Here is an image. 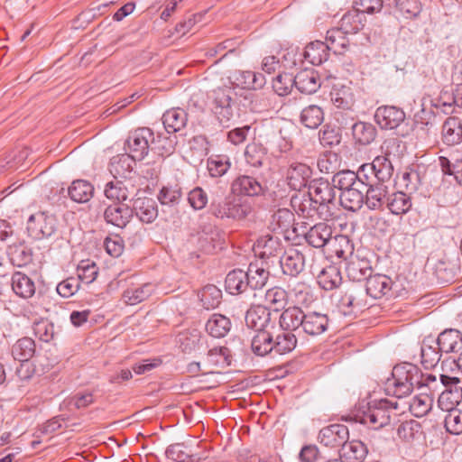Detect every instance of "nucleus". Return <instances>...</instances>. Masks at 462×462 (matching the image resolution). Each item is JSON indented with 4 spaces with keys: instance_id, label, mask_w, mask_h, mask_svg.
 Instances as JSON below:
<instances>
[{
    "instance_id": "nucleus-2",
    "label": "nucleus",
    "mask_w": 462,
    "mask_h": 462,
    "mask_svg": "<svg viewBox=\"0 0 462 462\" xmlns=\"http://www.w3.org/2000/svg\"><path fill=\"white\" fill-rule=\"evenodd\" d=\"M286 291L280 288L270 289L266 291L265 298L269 302V309L271 312L278 313L282 311L279 318H314L321 317L328 318L326 314H321L318 310L319 303L312 300L309 304H303V306H288L286 301Z\"/></svg>"
},
{
    "instance_id": "nucleus-58",
    "label": "nucleus",
    "mask_w": 462,
    "mask_h": 462,
    "mask_svg": "<svg viewBox=\"0 0 462 462\" xmlns=\"http://www.w3.org/2000/svg\"><path fill=\"white\" fill-rule=\"evenodd\" d=\"M230 319H207L205 324L208 333L214 337H223L230 330Z\"/></svg>"
},
{
    "instance_id": "nucleus-18",
    "label": "nucleus",
    "mask_w": 462,
    "mask_h": 462,
    "mask_svg": "<svg viewBox=\"0 0 462 462\" xmlns=\"http://www.w3.org/2000/svg\"><path fill=\"white\" fill-rule=\"evenodd\" d=\"M132 217L134 214L143 223H152L158 216L156 202L152 198H136L133 200Z\"/></svg>"
},
{
    "instance_id": "nucleus-1",
    "label": "nucleus",
    "mask_w": 462,
    "mask_h": 462,
    "mask_svg": "<svg viewBox=\"0 0 462 462\" xmlns=\"http://www.w3.org/2000/svg\"><path fill=\"white\" fill-rule=\"evenodd\" d=\"M246 326L254 328L256 334L252 339V350L264 356L274 351L284 355L292 351L297 344L294 334L284 328L286 319H245Z\"/></svg>"
},
{
    "instance_id": "nucleus-64",
    "label": "nucleus",
    "mask_w": 462,
    "mask_h": 462,
    "mask_svg": "<svg viewBox=\"0 0 462 462\" xmlns=\"http://www.w3.org/2000/svg\"><path fill=\"white\" fill-rule=\"evenodd\" d=\"M432 399L425 394L412 398L410 408L416 417L426 415L431 409Z\"/></svg>"
},
{
    "instance_id": "nucleus-15",
    "label": "nucleus",
    "mask_w": 462,
    "mask_h": 462,
    "mask_svg": "<svg viewBox=\"0 0 462 462\" xmlns=\"http://www.w3.org/2000/svg\"><path fill=\"white\" fill-rule=\"evenodd\" d=\"M103 217L106 224L123 229L132 219V210L127 204H111L105 208Z\"/></svg>"
},
{
    "instance_id": "nucleus-4",
    "label": "nucleus",
    "mask_w": 462,
    "mask_h": 462,
    "mask_svg": "<svg viewBox=\"0 0 462 462\" xmlns=\"http://www.w3.org/2000/svg\"><path fill=\"white\" fill-rule=\"evenodd\" d=\"M252 211L247 199L236 195H229L223 200L213 199L209 205V212L217 218L242 220Z\"/></svg>"
},
{
    "instance_id": "nucleus-38",
    "label": "nucleus",
    "mask_w": 462,
    "mask_h": 462,
    "mask_svg": "<svg viewBox=\"0 0 462 462\" xmlns=\"http://www.w3.org/2000/svg\"><path fill=\"white\" fill-rule=\"evenodd\" d=\"M68 194L73 201L85 203L93 197L94 187L87 180H76L69 187Z\"/></svg>"
},
{
    "instance_id": "nucleus-28",
    "label": "nucleus",
    "mask_w": 462,
    "mask_h": 462,
    "mask_svg": "<svg viewBox=\"0 0 462 462\" xmlns=\"http://www.w3.org/2000/svg\"><path fill=\"white\" fill-rule=\"evenodd\" d=\"M187 121V114L180 108L168 110L162 116V124L167 134L180 131L185 127Z\"/></svg>"
},
{
    "instance_id": "nucleus-17",
    "label": "nucleus",
    "mask_w": 462,
    "mask_h": 462,
    "mask_svg": "<svg viewBox=\"0 0 462 462\" xmlns=\"http://www.w3.org/2000/svg\"><path fill=\"white\" fill-rule=\"evenodd\" d=\"M279 263L284 274L296 277L304 270L305 257L299 250L290 248L283 253Z\"/></svg>"
},
{
    "instance_id": "nucleus-19",
    "label": "nucleus",
    "mask_w": 462,
    "mask_h": 462,
    "mask_svg": "<svg viewBox=\"0 0 462 462\" xmlns=\"http://www.w3.org/2000/svg\"><path fill=\"white\" fill-rule=\"evenodd\" d=\"M294 86L302 94L310 95L317 92L320 86V78L312 69L300 70L294 76Z\"/></svg>"
},
{
    "instance_id": "nucleus-47",
    "label": "nucleus",
    "mask_w": 462,
    "mask_h": 462,
    "mask_svg": "<svg viewBox=\"0 0 462 462\" xmlns=\"http://www.w3.org/2000/svg\"><path fill=\"white\" fill-rule=\"evenodd\" d=\"M35 353V343L30 337L19 339L12 347V355L21 363L30 360Z\"/></svg>"
},
{
    "instance_id": "nucleus-53",
    "label": "nucleus",
    "mask_w": 462,
    "mask_h": 462,
    "mask_svg": "<svg viewBox=\"0 0 462 462\" xmlns=\"http://www.w3.org/2000/svg\"><path fill=\"white\" fill-rule=\"evenodd\" d=\"M200 301L205 309L218 307L222 299V291L216 285H206L200 291Z\"/></svg>"
},
{
    "instance_id": "nucleus-51",
    "label": "nucleus",
    "mask_w": 462,
    "mask_h": 462,
    "mask_svg": "<svg viewBox=\"0 0 462 462\" xmlns=\"http://www.w3.org/2000/svg\"><path fill=\"white\" fill-rule=\"evenodd\" d=\"M178 140L176 136H166L159 133L152 142V150H155L161 156H169L175 151Z\"/></svg>"
},
{
    "instance_id": "nucleus-35",
    "label": "nucleus",
    "mask_w": 462,
    "mask_h": 462,
    "mask_svg": "<svg viewBox=\"0 0 462 462\" xmlns=\"http://www.w3.org/2000/svg\"><path fill=\"white\" fill-rule=\"evenodd\" d=\"M442 140L448 145H455L462 141V125L457 117L446 119L442 125Z\"/></svg>"
},
{
    "instance_id": "nucleus-11",
    "label": "nucleus",
    "mask_w": 462,
    "mask_h": 462,
    "mask_svg": "<svg viewBox=\"0 0 462 462\" xmlns=\"http://www.w3.org/2000/svg\"><path fill=\"white\" fill-rule=\"evenodd\" d=\"M313 171L310 166L303 162H294L289 164L285 179L288 186L296 191H300L308 187L312 177Z\"/></svg>"
},
{
    "instance_id": "nucleus-7",
    "label": "nucleus",
    "mask_w": 462,
    "mask_h": 462,
    "mask_svg": "<svg viewBox=\"0 0 462 462\" xmlns=\"http://www.w3.org/2000/svg\"><path fill=\"white\" fill-rule=\"evenodd\" d=\"M152 141V130L148 127H140L129 133L124 148L134 161L140 162L148 155Z\"/></svg>"
},
{
    "instance_id": "nucleus-56",
    "label": "nucleus",
    "mask_w": 462,
    "mask_h": 462,
    "mask_svg": "<svg viewBox=\"0 0 462 462\" xmlns=\"http://www.w3.org/2000/svg\"><path fill=\"white\" fill-rule=\"evenodd\" d=\"M441 350L439 348V346L436 344L435 346H422L421 347V364L426 369H430L435 367L441 357Z\"/></svg>"
},
{
    "instance_id": "nucleus-45",
    "label": "nucleus",
    "mask_w": 462,
    "mask_h": 462,
    "mask_svg": "<svg viewBox=\"0 0 462 462\" xmlns=\"http://www.w3.org/2000/svg\"><path fill=\"white\" fill-rule=\"evenodd\" d=\"M300 121L305 127L310 129H316L324 121V112L319 106H308L302 109Z\"/></svg>"
},
{
    "instance_id": "nucleus-57",
    "label": "nucleus",
    "mask_w": 462,
    "mask_h": 462,
    "mask_svg": "<svg viewBox=\"0 0 462 462\" xmlns=\"http://www.w3.org/2000/svg\"><path fill=\"white\" fill-rule=\"evenodd\" d=\"M245 162L255 168L262 167L264 161H266V154L263 149L258 145L252 143L248 144L245 151Z\"/></svg>"
},
{
    "instance_id": "nucleus-34",
    "label": "nucleus",
    "mask_w": 462,
    "mask_h": 462,
    "mask_svg": "<svg viewBox=\"0 0 462 462\" xmlns=\"http://www.w3.org/2000/svg\"><path fill=\"white\" fill-rule=\"evenodd\" d=\"M370 166L372 168V174L375 175L378 181L386 183L391 180L394 169L388 155L376 156L373 162L370 163Z\"/></svg>"
},
{
    "instance_id": "nucleus-13",
    "label": "nucleus",
    "mask_w": 462,
    "mask_h": 462,
    "mask_svg": "<svg viewBox=\"0 0 462 462\" xmlns=\"http://www.w3.org/2000/svg\"><path fill=\"white\" fill-rule=\"evenodd\" d=\"M374 119L382 129H395L405 119L402 109L393 106H379L374 114Z\"/></svg>"
},
{
    "instance_id": "nucleus-20",
    "label": "nucleus",
    "mask_w": 462,
    "mask_h": 462,
    "mask_svg": "<svg viewBox=\"0 0 462 462\" xmlns=\"http://www.w3.org/2000/svg\"><path fill=\"white\" fill-rule=\"evenodd\" d=\"M333 234L332 226L325 222H319L311 226L305 234L307 243L315 248L328 246Z\"/></svg>"
},
{
    "instance_id": "nucleus-25",
    "label": "nucleus",
    "mask_w": 462,
    "mask_h": 462,
    "mask_svg": "<svg viewBox=\"0 0 462 462\" xmlns=\"http://www.w3.org/2000/svg\"><path fill=\"white\" fill-rule=\"evenodd\" d=\"M352 136L355 143L359 145H368L372 143L376 136V127L368 122L357 121L351 125Z\"/></svg>"
},
{
    "instance_id": "nucleus-12",
    "label": "nucleus",
    "mask_w": 462,
    "mask_h": 462,
    "mask_svg": "<svg viewBox=\"0 0 462 462\" xmlns=\"http://www.w3.org/2000/svg\"><path fill=\"white\" fill-rule=\"evenodd\" d=\"M349 432L346 426L343 424H332L320 430L319 441L325 447L337 448L348 439Z\"/></svg>"
},
{
    "instance_id": "nucleus-21",
    "label": "nucleus",
    "mask_w": 462,
    "mask_h": 462,
    "mask_svg": "<svg viewBox=\"0 0 462 462\" xmlns=\"http://www.w3.org/2000/svg\"><path fill=\"white\" fill-rule=\"evenodd\" d=\"M256 248L262 259L278 258L283 253L281 239L275 236H261L256 242Z\"/></svg>"
},
{
    "instance_id": "nucleus-37",
    "label": "nucleus",
    "mask_w": 462,
    "mask_h": 462,
    "mask_svg": "<svg viewBox=\"0 0 462 462\" xmlns=\"http://www.w3.org/2000/svg\"><path fill=\"white\" fill-rule=\"evenodd\" d=\"M365 15L356 7L346 13L340 20V27L348 34L358 32L365 27Z\"/></svg>"
},
{
    "instance_id": "nucleus-61",
    "label": "nucleus",
    "mask_w": 462,
    "mask_h": 462,
    "mask_svg": "<svg viewBox=\"0 0 462 462\" xmlns=\"http://www.w3.org/2000/svg\"><path fill=\"white\" fill-rule=\"evenodd\" d=\"M445 418V428L448 432L453 435L462 433V411L458 409L448 411Z\"/></svg>"
},
{
    "instance_id": "nucleus-48",
    "label": "nucleus",
    "mask_w": 462,
    "mask_h": 462,
    "mask_svg": "<svg viewBox=\"0 0 462 462\" xmlns=\"http://www.w3.org/2000/svg\"><path fill=\"white\" fill-rule=\"evenodd\" d=\"M231 167V162L227 155H211L207 160V169L213 178H219L225 175Z\"/></svg>"
},
{
    "instance_id": "nucleus-32",
    "label": "nucleus",
    "mask_w": 462,
    "mask_h": 462,
    "mask_svg": "<svg viewBox=\"0 0 462 462\" xmlns=\"http://www.w3.org/2000/svg\"><path fill=\"white\" fill-rule=\"evenodd\" d=\"M225 288L232 295L245 292L249 288L245 271L235 269L229 272L225 280Z\"/></svg>"
},
{
    "instance_id": "nucleus-63",
    "label": "nucleus",
    "mask_w": 462,
    "mask_h": 462,
    "mask_svg": "<svg viewBox=\"0 0 462 462\" xmlns=\"http://www.w3.org/2000/svg\"><path fill=\"white\" fill-rule=\"evenodd\" d=\"M461 391L458 389H456L455 392H453L452 389L450 390H444L438 400L439 407L443 410L449 411L450 410H454L455 405L458 403V399L461 397Z\"/></svg>"
},
{
    "instance_id": "nucleus-49",
    "label": "nucleus",
    "mask_w": 462,
    "mask_h": 462,
    "mask_svg": "<svg viewBox=\"0 0 462 462\" xmlns=\"http://www.w3.org/2000/svg\"><path fill=\"white\" fill-rule=\"evenodd\" d=\"M165 453L168 458L177 462H198L200 460V457L191 453L182 443L169 446Z\"/></svg>"
},
{
    "instance_id": "nucleus-31",
    "label": "nucleus",
    "mask_w": 462,
    "mask_h": 462,
    "mask_svg": "<svg viewBox=\"0 0 462 462\" xmlns=\"http://www.w3.org/2000/svg\"><path fill=\"white\" fill-rule=\"evenodd\" d=\"M366 454L367 448L365 445L356 439L351 441L347 439L339 449L340 457L348 462H360L365 459Z\"/></svg>"
},
{
    "instance_id": "nucleus-6",
    "label": "nucleus",
    "mask_w": 462,
    "mask_h": 462,
    "mask_svg": "<svg viewBox=\"0 0 462 462\" xmlns=\"http://www.w3.org/2000/svg\"><path fill=\"white\" fill-rule=\"evenodd\" d=\"M308 196L321 206L324 217H334L336 208V191L328 180L323 178L312 180L309 184Z\"/></svg>"
},
{
    "instance_id": "nucleus-41",
    "label": "nucleus",
    "mask_w": 462,
    "mask_h": 462,
    "mask_svg": "<svg viewBox=\"0 0 462 462\" xmlns=\"http://www.w3.org/2000/svg\"><path fill=\"white\" fill-rule=\"evenodd\" d=\"M317 278L319 285L325 291L334 290L342 282L341 273L334 265H328L324 268Z\"/></svg>"
},
{
    "instance_id": "nucleus-16",
    "label": "nucleus",
    "mask_w": 462,
    "mask_h": 462,
    "mask_svg": "<svg viewBox=\"0 0 462 462\" xmlns=\"http://www.w3.org/2000/svg\"><path fill=\"white\" fill-rule=\"evenodd\" d=\"M389 197L388 187L385 183L376 182L370 185L365 191V204L370 210L383 211Z\"/></svg>"
},
{
    "instance_id": "nucleus-62",
    "label": "nucleus",
    "mask_w": 462,
    "mask_h": 462,
    "mask_svg": "<svg viewBox=\"0 0 462 462\" xmlns=\"http://www.w3.org/2000/svg\"><path fill=\"white\" fill-rule=\"evenodd\" d=\"M32 329L34 335L41 340L49 342L53 338L54 327L50 319H37L33 322Z\"/></svg>"
},
{
    "instance_id": "nucleus-30",
    "label": "nucleus",
    "mask_w": 462,
    "mask_h": 462,
    "mask_svg": "<svg viewBox=\"0 0 462 462\" xmlns=\"http://www.w3.org/2000/svg\"><path fill=\"white\" fill-rule=\"evenodd\" d=\"M328 247V251L339 259L346 260L354 253V245L346 235L332 236Z\"/></svg>"
},
{
    "instance_id": "nucleus-44",
    "label": "nucleus",
    "mask_w": 462,
    "mask_h": 462,
    "mask_svg": "<svg viewBox=\"0 0 462 462\" xmlns=\"http://www.w3.org/2000/svg\"><path fill=\"white\" fill-rule=\"evenodd\" d=\"M411 208V198L402 191L389 194L385 208L394 215L407 213Z\"/></svg>"
},
{
    "instance_id": "nucleus-3",
    "label": "nucleus",
    "mask_w": 462,
    "mask_h": 462,
    "mask_svg": "<svg viewBox=\"0 0 462 462\" xmlns=\"http://www.w3.org/2000/svg\"><path fill=\"white\" fill-rule=\"evenodd\" d=\"M420 383L419 368L411 363H403L393 367V381L388 383L387 391L397 398H402L409 395Z\"/></svg>"
},
{
    "instance_id": "nucleus-55",
    "label": "nucleus",
    "mask_w": 462,
    "mask_h": 462,
    "mask_svg": "<svg viewBox=\"0 0 462 462\" xmlns=\"http://www.w3.org/2000/svg\"><path fill=\"white\" fill-rule=\"evenodd\" d=\"M438 202L441 206H455L460 199L459 192L457 186L442 185L438 189Z\"/></svg>"
},
{
    "instance_id": "nucleus-40",
    "label": "nucleus",
    "mask_w": 462,
    "mask_h": 462,
    "mask_svg": "<svg viewBox=\"0 0 462 462\" xmlns=\"http://www.w3.org/2000/svg\"><path fill=\"white\" fill-rule=\"evenodd\" d=\"M104 194L113 204H125L130 191L126 184L122 180L109 181L106 184Z\"/></svg>"
},
{
    "instance_id": "nucleus-33",
    "label": "nucleus",
    "mask_w": 462,
    "mask_h": 462,
    "mask_svg": "<svg viewBox=\"0 0 462 462\" xmlns=\"http://www.w3.org/2000/svg\"><path fill=\"white\" fill-rule=\"evenodd\" d=\"M347 277L353 282L367 281L372 275L370 262L366 259H352L346 268Z\"/></svg>"
},
{
    "instance_id": "nucleus-14",
    "label": "nucleus",
    "mask_w": 462,
    "mask_h": 462,
    "mask_svg": "<svg viewBox=\"0 0 462 462\" xmlns=\"http://www.w3.org/2000/svg\"><path fill=\"white\" fill-rule=\"evenodd\" d=\"M6 254L10 263L17 267L27 266L33 259V250L24 240L10 244Z\"/></svg>"
},
{
    "instance_id": "nucleus-42",
    "label": "nucleus",
    "mask_w": 462,
    "mask_h": 462,
    "mask_svg": "<svg viewBox=\"0 0 462 462\" xmlns=\"http://www.w3.org/2000/svg\"><path fill=\"white\" fill-rule=\"evenodd\" d=\"M346 34L341 27L328 30L325 44L329 47V51H332L336 54H342L349 44Z\"/></svg>"
},
{
    "instance_id": "nucleus-29",
    "label": "nucleus",
    "mask_w": 462,
    "mask_h": 462,
    "mask_svg": "<svg viewBox=\"0 0 462 462\" xmlns=\"http://www.w3.org/2000/svg\"><path fill=\"white\" fill-rule=\"evenodd\" d=\"M303 56L310 64L319 66L328 60L329 47L320 41L312 42L306 46Z\"/></svg>"
},
{
    "instance_id": "nucleus-54",
    "label": "nucleus",
    "mask_w": 462,
    "mask_h": 462,
    "mask_svg": "<svg viewBox=\"0 0 462 462\" xmlns=\"http://www.w3.org/2000/svg\"><path fill=\"white\" fill-rule=\"evenodd\" d=\"M207 362L210 366L226 367L231 364L230 350L226 346L214 347L208 352Z\"/></svg>"
},
{
    "instance_id": "nucleus-39",
    "label": "nucleus",
    "mask_w": 462,
    "mask_h": 462,
    "mask_svg": "<svg viewBox=\"0 0 462 462\" xmlns=\"http://www.w3.org/2000/svg\"><path fill=\"white\" fill-rule=\"evenodd\" d=\"M439 163L445 176H453L456 182L462 186V159L451 155L450 158L440 156Z\"/></svg>"
},
{
    "instance_id": "nucleus-10",
    "label": "nucleus",
    "mask_w": 462,
    "mask_h": 462,
    "mask_svg": "<svg viewBox=\"0 0 462 462\" xmlns=\"http://www.w3.org/2000/svg\"><path fill=\"white\" fill-rule=\"evenodd\" d=\"M233 91L230 88H217L213 90V112L223 126H228L233 118Z\"/></svg>"
},
{
    "instance_id": "nucleus-36",
    "label": "nucleus",
    "mask_w": 462,
    "mask_h": 462,
    "mask_svg": "<svg viewBox=\"0 0 462 462\" xmlns=\"http://www.w3.org/2000/svg\"><path fill=\"white\" fill-rule=\"evenodd\" d=\"M12 289L16 295L23 299L31 298L35 293L34 282L20 272L14 273L12 276Z\"/></svg>"
},
{
    "instance_id": "nucleus-22",
    "label": "nucleus",
    "mask_w": 462,
    "mask_h": 462,
    "mask_svg": "<svg viewBox=\"0 0 462 462\" xmlns=\"http://www.w3.org/2000/svg\"><path fill=\"white\" fill-rule=\"evenodd\" d=\"M392 288V280L387 275L374 274L367 278L365 283L366 294L374 299H381Z\"/></svg>"
},
{
    "instance_id": "nucleus-26",
    "label": "nucleus",
    "mask_w": 462,
    "mask_h": 462,
    "mask_svg": "<svg viewBox=\"0 0 462 462\" xmlns=\"http://www.w3.org/2000/svg\"><path fill=\"white\" fill-rule=\"evenodd\" d=\"M263 136L267 144L279 147L281 152H286L291 147V143L287 141V137L279 124L270 123L265 125Z\"/></svg>"
},
{
    "instance_id": "nucleus-50",
    "label": "nucleus",
    "mask_w": 462,
    "mask_h": 462,
    "mask_svg": "<svg viewBox=\"0 0 462 462\" xmlns=\"http://www.w3.org/2000/svg\"><path fill=\"white\" fill-rule=\"evenodd\" d=\"M315 200L312 199L310 196L308 198L303 199L299 204L296 211L299 215H300L304 218H311L315 217L322 220H328L333 217H324L323 213H321V206L319 204H315Z\"/></svg>"
},
{
    "instance_id": "nucleus-46",
    "label": "nucleus",
    "mask_w": 462,
    "mask_h": 462,
    "mask_svg": "<svg viewBox=\"0 0 462 462\" xmlns=\"http://www.w3.org/2000/svg\"><path fill=\"white\" fill-rule=\"evenodd\" d=\"M387 5L394 6L405 19L415 18L421 11L419 0H387Z\"/></svg>"
},
{
    "instance_id": "nucleus-59",
    "label": "nucleus",
    "mask_w": 462,
    "mask_h": 462,
    "mask_svg": "<svg viewBox=\"0 0 462 462\" xmlns=\"http://www.w3.org/2000/svg\"><path fill=\"white\" fill-rule=\"evenodd\" d=\"M293 79L290 73H280L273 79V88L279 96H286L294 86Z\"/></svg>"
},
{
    "instance_id": "nucleus-52",
    "label": "nucleus",
    "mask_w": 462,
    "mask_h": 462,
    "mask_svg": "<svg viewBox=\"0 0 462 462\" xmlns=\"http://www.w3.org/2000/svg\"><path fill=\"white\" fill-rule=\"evenodd\" d=\"M294 216L292 212L287 208H279L271 217L270 226L273 231L285 232L292 225Z\"/></svg>"
},
{
    "instance_id": "nucleus-60",
    "label": "nucleus",
    "mask_w": 462,
    "mask_h": 462,
    "mask_svg": "<svg viewBox=\"0 0 462 462\" xmlns=\"http://www.w3.org/2000/svg\"><path fill=\"white\" fill-rule=\"evenodd\" d=\"M319 138L320 143L324 147H333L339 144L341 141V134L335 127L329 125H325L319 132Z\"/></svg>"
},
{
    "instance_id": "nucleus-23",
    "label": "nucleus",
    "mask_w": 462,
    "mask_h": 462,
    "mask_svg": "<svg viewBox=\"0 0 462 462\" xmlns=\"http://www.w3.org/2000/svg\"><path fill=\"white\" fill-rule=\"evenodd\" d=\"M457 273V268L453 263L439 260L433 267L432 276L436 284L447 286L456 281Z\"/></svg>"
},
{
    "instance_id": "nucleus-27",
    "label": "nucleus",
    "mask_w": 462,
    "mask_h": 462,
    "mask_svg": "<svg viewBox=\"0 0 462 462\" xmlns=\"http://www.w3.org/2000/svg\"><path fill=\"white\" fill-rule=\"evenodd\" d=\"M263 263H261V265L256 261L254 263H251L247 268L245 273L246 280L249 283V288L251 290H261L263 289L269 279V271H267L263 266Z\"/></svg>"
},
{
    "instance_id": "nucleus-43",
    "label": "nucleus",
    "mask_w": 462,
    "mask_h": 462,
    "mask_svg": "<svg viewBox=\"0 0 462 462\" xmlns=\"http://www.w3.org/2000/svg\"><path fill=\"white\" fill-rule=\"evenodd\" d=\"M365 191L362 189H354L350 191L345 190L341 192L339 196L341 206L348 211H358L365 204Z\"/></svg>"
},
{
    "instance_id": "nucleus-9",
    "label": "nucleus",
    "mask_w": 462,
    "mask_h": 462,
    "mask_svg": "<svg viewBox=\"0 0 462 462\" xmlns=\"http://www.w3.org/2000/svg\"><path fill=\"white\" fill-rule=\"evenodd\" d=\"M266 189L259 178L248 174H238L230 184V193L244 199L263 196Z\"/></svg>"
},
{
    "instance_id": "nucleus-5",
    "label": "nucleus",
    "mask_w": 462,
    "mask_h": 462,
    "mask_svg": "<svg viewBox=\"0 0 462 462\" xmlns=\"http://www.w3.org/2000/svg\"><path fill=\"white\" fill-rule=\"evenodd\" d=\"M396 409L397 403L393 404L386 399L374 400L357 416L362 424L379 430L390 423L391 413Z\"/></svg>"
},
{
    "instance_id": "nucleus-8",
    "label": "nucleus",
    "mask_w": 462,
    "mask_h": 462,
    "mask_svg": "<svg viewBox=\"0 0 462 462\" xmlns=\"http://www.w3.org/2000/svg\"><path fill=\"white\" fill-rule=\"evenodd\" d=\"M28 236L34 240L51 237L57 230V219L54 215L39 211L30 216L27 220Z\"/></svg>"
},
{
    "instance_id": "nucleus-24",
    "label": "nucleus",
    "mask_w": 462,
    "mask_h": 462,
    "mask_svg": "<svg viewBox=\"0 0 462 462\" xmlns=\"http://www.w3.org/2000/svg\"><path fill=\"white\" fill-rule=\"evenodd\" d=\"M437 345L441 352H457L462 349V334L455 328L445 329L439 335Z\"/></svg>"
}]
</instances>
